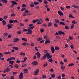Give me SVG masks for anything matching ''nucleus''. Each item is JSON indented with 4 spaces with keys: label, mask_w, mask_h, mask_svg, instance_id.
<instances>
[{
    "label": "nucleus",
    "mask_w": 79,
    "mask_h": 79,
    "mask_svg": "<svg viewBox=\"0 0 79 79\" xmlns=\"http://www.w3.org/2000/svg\"><path fill=\"white\" fill-rule=\"evenodd\" d=\"M9 23H10V24H12V23H19V21H17V20H10L9 21Z\"/></svg>",
    "instance_id": "1"
},
{
    "label": "nucleus",
    "mask_w": 79,
    "mask_h": 79,
    "mask_svg": "<svg viewBox=\"0 0 79 79\" xmlns=\"http://www.w3.org/2000/svg\"><path fill=\"white\" fill-rule=\"evenodd\" d=\"M48 53V51H47V53L46 54V57H47V59H50V58H51L52 57V55Z\"/></svg>",
    "instance_id": "2"
},
{
    "label": "nucleus",
    "mask_w": 79,
    "mask_h": 79,
    "mask_svg": "<svg viewBox=\"0 0 79 79\" xmlns=\"http://www.w3.org/2000/svg\"><path fill=\"white\" fill-rule=\"evenodd\" d=\"M12 60H15V57H11L9 58H8L6 60L7 61H11Z\"/></svg>",
    "instance_id": "3"
},
{
    "label": "nucleus",
    "mask_w": 79,
    "mask_h": 79,
    "mask_svg": "<svg viewBox=\"0 0 79 79\" xmlns=\"http://www.w3.org/2000/svg\"><path fill=\"white\" fill-rule=\"evenodd\" d=\"M31 64L33 66H37L38 64V63L37 61H34L32 62Z\"/></svg>",
    "instance_id": "4"
},
{
    "label": "nucleus",
    "mask_w": 79,
    "mask_h": 79,
    "mask_svg": "<svg viewBox=\"0 0 79 79\" xmlns=\"http://www.w3.org/2000/svg\"><path fill=\"white\" fill-rule=\"evenodd\" d=\"M27 33H26V34H31L32 33V31L31 29H28Z\"/></svg>",
    "instance_id": "5"
},
{
    "label": "nucleus",
    "mask_w": 79,
    "mask_h": 79,
    "mask_svg": "<svg viewBox=\"0 0 79 79\" xmlns=\"http://www.w3.org/2000/svg\"><path fill=\"white\" fill-rule=\"evenodd\" d=\"M36 55H37V58H40V56L41 55L40 53H39V52H37Z\"/></svg>",
    "instance_id": "6"
},
{
    "label": "nucleus",
    "mask_w": 79,
    "mask_h": 79,
    "mask_svg": "<svg viewBox=\"0 0 79 79\" xmlns=\"http://www.w3.org/2000/svg\"><path fill=\"white\" fill-rule=\"evenodd\" d=\"M51 50L52 51V53H55V48L51 46Z\"/></svg>",
    "instance_id": "7"
},
{
    "label": "nucleus",
    "mask_w": 79,
    "mask_h": 79,
    "mask_svg": "<svg viewBox=\"0 0 79 79\" xmlns=\"http://www.w3.org/2000/svg\"><path fill=\"white\" fill-rule=\"evenodd\" d=\"M23 73L22 72L20 73V75L19 76V79H23Z\"/></svg>",
    "instance_id": "8"
},
{
    "label": "nucleus",
    "mask_w": 79,
    "mask_h": 79,
    "mask_svg": "<svg viewBox=\"0 0 79 79\" xmlns=\"http://www.w3.org/2000/svg\"><path fill=\"white\" fill-rule=\"evenodd\" d=\"M20 39L18 38H15L14 40V42H17Z\"/></svg>",
    "instance_id": "9"
},
{
    "label": "nucleus",
    "mask_w": 79,
    "mask_h": 79,
    "mask_svg": "<svg viewBox=\"0 0 79 79\" xmlns=\"http://www.w3.org/2000/svg\"><path fill=\"white\" fill-rule=\"evenodd\" d=\"M58 14H59V15L60 16H63V13H62L60 10L58 11Z\"/></svg>",
    "instance_id": "10"
},
{
    "label": "nucleus",
    "mask_w": 79,
    "mask_h": 79,
    "mask_svg": "<svg viewBox=\"0 0 79 79\" xmlns=\"http://www.w3.org/2000/svg\"><path fill=\"white\" fill-rule=\"evenodd\" d=\"M11 2L14 5H18V3H17L15 1H11Z\"/></svg>",
    "instance_id": "11"
},
{
    "label": "nucleus",
    "mask_w": 79,
    "mask_h": 79,
    "mask_svg": "<svg viewBox=\"0 0 79 79\" xmlns=\"http://www.w3.org/2000/svg\"><path fill=\"white\" fill-rule=\"evenodd\" d=\"M1 1L3 3H8L7 0H1Z\"/></svg>",
    "instance_id": "12"
},
{
    "label": "nucleus",
    "mask_w": 79,
    "mask_h": 79,
    "mask_svg": "<svg viewBox=\"0 0 79 79\" xmlns=\"http://www.w3.org/2000/svg\"><path fill=\"white\" fill-rule=\"evenodd\" d=\"M13 49H14L15 50H16L17 51L18 50H19V48H18V47H13Z\"/></svg>",
    "instance_id": "13"
},
{
    "label": "nucleus",
    "mask_w": 79,
    "mask_h": 79,
    "mask_svg": "<svg viewBox=\"0 0 79 79\" xmlns=\"http://www.w3.org/2000/svg\"><path fill=\"white\" fill-rule=\"evenodd\" d=\"M50 41L49 40H46L45 41V44H50Z\"/></svg>",
    "instance_id": "14"
},
{
    "label": "nucleus",
    "mask_w": 79,
    "mask_h": 79,
    "mask_svg": "<svg viewBox=\"0 0 79 79\" xmlns=\"http://www.w3.org/2000/svg\"><path fill=\"white\" fill-rule=\"evenodd\" d=\"M46 57H47V56L46 55V54H45L43 57V58L41 59V60H45V59H46Z\"/></svg>",
    "instance_id": "15"
},
{
    "label": "nucleus",
    "mask_w": 79,
    "mask_h": 79,
    "mask_svg": "<svg viewBox=\"0 0 79 79\" xmlns=\"http://www.w3.org/2000/svg\"><path fill=\"white\" fill-rule=\"evenodd\" d=\"M22 40L24 41V42H27V39L26 38H22Z\"/></svg>",
    "instance_id": "16"
},
{
    "label": "nucleus",
    "mask_w": 79,
    "mask_h": 79,
    "mask_svg": "<svg viewBox=\"0 0 79 79\" xmlns=\"http://www.w3.org/2000/svg\"><path fill=\"white\" fill-rule=\"evenodd\" d=\"M61 68L62 70H64L65 69V66L64 65H62L61 66Z\"/></svg>",
    "instance_id": "17"
},
{
    "label": "nucleus",
    "mask_w": 79,
    "mask_h": 79,
    "mask_svg": "<svg viewBox=\"0 0 79 79\" xmlns=\"http://www.w3.org/2000/svg\"><path fill=\"white\" fill-rule=\"evenodd\" d=\"M9 63L10 64L13 65V63H14V61H9Z\"/></svg>",
    "instance_id": "18"
},
{
    "label": "nucleus",
    "mask_w": 79,
    "mask_h": 79,
    "mask_svg": "<svg viewBox=\"0 0 79 79\" xmlns=\"http://www.w3.org/2000/svg\"><path fill=\"white\" fill-rule=\"evenodd\" d=\"M59 25H65V24L64 23L62 22H60L59 23Z\"/></svg>",
    "instance_id": "19"
},
{
    "label": "nucleus",
    "mask_w": 79,
    "mask_h": 79,
    "mask_svg": "<svg viewBox=\"0 0 79 79\" xmlns=\"http://www.w3.org/2000/svg\"><path fill=\"white\" fill-rule=\"evenodd\" d=\"M10 68H9L8 67H7L6 68V72H9V71H10Z\"/></svg>",
    "instance_id": "20"
},
{
    "label": "nucleus",
    "mask_w": 79,
    "mask_h": 79,
    "mask_svg": "<svg viewBox=\"0 0 79 79\" xmlns=\"http://www.w3.org/2000/svg\"><path fill=\"white\" fill-rule=\"evenodd\" d=\"M25 53L22 52H21L20 54V55L22 56H25Z\"/></svg>",
    "instance_id": "21"
},
{
    "label": "nucleus",
    "mask_w": 79,
    "mask_h": 79,
    "mask_svg": "<svg viewBox=\"0 0 79 79\" xmlns=\"http://www.w3.org/2000/svg\"><path fill=\"white\" fill-rule=\"evenodd\" d=\"M74 64L71 63V64H69L68 66L69 67H70L71 66H74Z\"/></svg>",
    "instance_id": "22"
},
{
    "label": "nucleus",
    "mask_w": 79,
    "mask_h": 79,
    "mask_svg": "<svg viewBox=\"0 0 79 79\" xmlns=\"http://www.w3.org/2000/svg\"><path fill=\"white\" fill-rule=\"evenodd\" d=\"M39 72V69H37L35 72V73H38Z\"/></svg>",
    "instance_id": "23"
},
{
    "label": "nucleus",
    "mask_w": 79,
    "mask_h": 79,
    "mask_svg": "<svg viewBox=\"0 0 79 79\" xmlns=\"http://www.w3.org/2000/svg\"><path fill=\"white\" fill-rule=\"evenodd\" d=\"M48 61H49V62H51L52 63V62H53V59H52V58H51L50 59H49L48 60Z\"/></svg>",
    "instance_id": "24"
},
{
    "label": "nucleus",
    "mask_w": 79,
    "mask_h": 79,
    "mask_svg": "<svg viewBox=\"0 0 79 79\" xmlns=\"http://www.w3.org/2000/svg\"><path fill=\"white\" fill-rule=\"evenodd\" d=\"M55 23H60V21L57 19H55Z\"/></svg>",
    "instance_id": "25"
},
{
    "label": "nucleus",
    "mask_w": 79,
    "mask_h": 79,
    "mask_svg": "<svg viewBox=\"0 0 79 79\" xmlns=\"http://www.w3.org/2000/svg\"><path fill=\"white\" fill-rule=\"evenodd\" d=\"M10 24H8V25H7V26H8V29H10V28H12V26H10Z\"/></svg>",
    "instance_id": "26"
},
{
    "label": "nucleus",
    "mask_w": 79,
    "mask_h": 79,
    "mask_svg": "<svg viewBox=\"0 0 79 79\" xmlns=\"http://www.w3.org/2000/svg\"><path fill=\"white\" fill-rule=\"evenodd\" d=\"M60 49V48L58 46H56L55 47V50H58Z\"/></svg>",
    "instance_id": "27"
},
{
    "label": "nucleus",
    "mask_w": 79,
    "mask_h": 79,
    "mask_svg": "<svg viewBox=\"0 0 79 79\" xmlns=\"http://www.w3.org/2000/svg\"><path fill=\"white\" fill-rule=\"evenodd\" d=\"M14 66L16 68H19V65L18 64H15Z\"/></svg>",
    "instance_id": "28"
},
{
    "label": "nucleus",
    "mask_w": 79,
    "mask_h": 79,
    "mask_svg": "<svg viewBox=\"0 0 79 79\" xmlns=\"http://www.w3.org/2000/svg\"><path fill=\"white\" fill-rule=\"evenodd\" d=\"M42 40V38L41 37L38 38L37 39L38 41H40V40Z\"/></svg>",
    "instance_id": "29"
},
{
    "label": "nucleus",
    "mask_w": 79,
    "mask_h": 79,
    "mask_svg": "<svg viewBox=\"0 0 79 79\" xmlns=\"http://www.w3.org/2000/svg\"><path fill=\"white\" fill-rule=\"evenodd\" d=\"M34 26H33L32 27H28V29H34Z\"/></svg>",
    "instance_id": "30"
},
{
    "label": "nucleus",
    "mask_w": 79,
    "mask_h": 79,
    "mask_svg": "<svg viewBox=\"0 0 79 79\" xmlns=\"http://www.w3.org/2000/svg\"><path fill=\"white\" fill-rule=\"evenodd\" d=\"M30 6L31 7H34V3H31L30 4Z\"/></svg>",
    "instance_id": "31"
},
{
    "label": "nucleus",
    "mask_w": 79,
    "mask_h": 79,
    "mask_svg": "<svg viewBox=\"0 0 79 79\" xmlns=\"http://www.w3.org/2000/svg\"><path fill=\"white\" fill-rule=\"evenodd\" d=\"M2 23L3 25H5L6 24V22L5 20H2Z\"/></svg>",
    "instance_id": "32"
},
{
    "label": "nucleus",
    "mask_w": 79,
    "mask_h": 79,
    "mask_svg": "<svg viewBox=\"0 0 79 79\" xmlns=\"http://www.w3.org/2000/svg\"><path fill=\"white\" fill-rule=\"evenodd\" d=\"M74 24H72V25H71V29H73L74 28Z\"/></svg>",
    "instance_id": "33"
},
{
    "label": "nucleus",
    "mask_w": 79,
    "mask_h": 79,
    "mask_svg": "<svg viewBox=\"0 0 79 79\" xmlns=\"http://www.w3.org/2000/svg\"><path fill=\"white\" fill-rule=\"evenodd\" d=\"M34 3L35 5H38V4L39 3V2H34Z\"/></svg>",
    "instance_id": "34"
},
{
    "label": "nucleus",
    "mask_w": 79,
    "mask_h": 79,
    "mask_svg": "<svg viewBox=\"0 0 79 79\" xmlns=\"http://www.w3.org/2000/svg\"><path fill=\"white\" fill-rule=\"evenodd\" d=\"M69 18H74V17L73 16V15L71 14H70L69 15Z\"/></svg>",
    "instance_id": "35"
},
{
    "label": "nucleus",
    "mask_w": 79,
    "mask_h": 79,
    "mask_svg": "<svg viewBox=\"0 0 79 79\" xmlns=\"http://www.w3.org/2000/svg\"><path fill=\"white\" fill-rule=\"evenodd\" d=\"M54 27H57L58 26V24H57L56 23H55L54 24Z\"/></svg>",
    "instance_id": "36"
},
{
    "label": "nucleus",
    "mask_w": 79,
    "mask_h": 79,
    "mask_svg": "<svg viewBox=\"0 0 79 79\" xmlns=\"http://www.w3.org/2000/svg\"><path fill=\"white\" fill-rule=\"evenodd\" d=\"M55 77V75H54V74H52L51 75V77L52 78H54Z\"/></svg>",
    "instance_id": "37"
},
{
    "label": "nucleus",
    "mask_w": 79,
    "mask_h": 79,
    "mask_svg": "<svg viewBox=\"0 0 79 79\" xmlns=\"http://www.w3.org/2000/svg\"><path fill=\"white\" fill-rule=\"evenodd\" d=\"M22 45H24V46H26L27 45V43H22Z\"/></svg>",
    "instance_id": "38"
},
{
    "label": "nucleus",
    "mask_w": 79,
    "mask_h": 79,
    "mask_svg": "<svg viewBox=\"0 0 79 79\" xmlns=\"http://www.w3.org/2000/svg\"><path fill=\"white\" fill-rule=\"evenodd\" d=\"M26 10V8L25 7L21 9V11H24V10Z\"/></svg>",
    "instance_id": "39"
},
{
    "label": "nucleus",
    "mask_w": 79,
    "mask_h": 79,
    "mask_svg": "<svg viewBox=\"0 0 79 79\" xmlns=\"http://www.w3.org/2000/svg\"><path fill=\"white\" fill-rule=\"evenodd\" d=\"M48 66V64L47 63L44 64V67H46V66Z\"/></svg>",
    "instance_id": "40"
},
{
    "label": "nucleus",
    "mask_w": 79,
    "mask_h": 79,
    "mask_svg": "<svg viewBox=\"0 0 79 79\" xmlns=\"http://www.w3.org/2000/svg\"><path fill=\"white\" fill-rule=\"evenodd\" d=\"M25 12L26 13H29V11L28 10H25Z\"/></svg>",
    "instance_id": "41"
},
{
    "label": "nucleus",
    "mask_w": 79,
    "mask_h": 79,
    "mask_svg": "<svg viewBox=\"0 0 79 79\" xmlns=\"http://www.w3.org/2000/svg\"><path fill=\"white\" fill-rule=\"evenodd\" d=\"M19 26H24V24L23 23H20L19 24Z\"/></svg>",
    "instance_id": "42"
},
{
    "label": "nucleus",
    "mask_w": 79,
    "mask_h": 79,
    "mask_svg": "<svg viewBox=\"0 0 79 79\" xmlns=\"http://www.w3.org/2000/svg\"><path fill=\"white\" fill-rule=\"evenodd\" d=\"M66 8H67V9H70V8H71V7L70 6H66Z\"/></svg>",
    "instance_id": "43"
},
{
    "label": "nucleus",
    "mask_w": 79,
    "mask_h": 79,
    "mask_svg": "<svg viewBox=\"0 0 79 79\" xmlns=\"http://www.w3.org/2000/svg\"><path fill=\"white\" fill-rule=\"evenodd\" d=\"M70 47H71V49H73L74 46H73V44H72L70 45Z\"/></svg>",
    "instance_id": "44"
},
{
    "label": "nucleus",
    "mask_w": 79,
    "mask_h": 79,
    "mask_svg": "<svg viewBox=\"0 0 79 79\" xmlns=\"http://www.w3.org/2000/svg\"><path fill=\"white\" fill-rule=\"evenodd\" d=\"M44 3L45 4H48V2L46 0H44Z\"/></svg>",
    "instance_id": "45"
},
{
    "label": "nucleus",
    "mask_w": 79,
    "mask_h": 79,
    "mask_svg": "<svg viewBox=\"0 0 79 79\" xmlns=\"http://www.w3.org/2000/svg\"><path fill=\"white\" fill-rule=\"evenodd\" d=\"M40 31L41 32V33H42L44 31V29H42L40 30Z\"/></svg>",
    "instance_id": "46"
},
{
    "label": "nucleus",
    "mask_w": 79,
    "mask_h": 79,
    "mask_svg": "<svg viewBox=\"0 0 79 79\" xmlns=\"http://www.w3.org/2000/svg\"><path fill=\"white\" fill-rule=\"evenodd\" d=\"M28 29H24L23 30V32H27V31Z\"/></svg>",
    "instance_id": "47"
},
{
    "label": "nucleus",
    "mask_w": 79,
    "mask_h": 79,
    "mask_svg": "<svg viewBox=\"0 0 79 79\" xmlns=\"http://www.w3.org/2000/svg\"><path fill=\"white\" fill-rule=\"evenodd\" d=\"M23 71L24 72H28V70L27 69H24Z\"/></svg>",
    "instance_id": "48"
},
{
    "label": "nucleus",
    "mask_w": 79,
    "mask_h": 79,
    "mask_svg": "<svg viewBox=\"0 0 79 79\" xmlns=\"http://www.w3.org/2000/svg\"><path fill=\"white\" fill-rule=\"evenodd\" d=\"M52 23H51V22H50L49 23H48V26H52Z\"/></svg>",
    "instance_id": "49"
},
{
    "label": "nucleus",
    "mask_w": 79,
    "mask_h": 79,
    "mask_svg": "<svg viewBox=\"0 0 79 79\" xmlns=\"http://www.w3.org/2000/svg\"><path fill=\"white\" fill-rule=\"evenodd\" d=\"M16 63H18V64H19V63H20V61H19V60H17L16 61Z\"/></svg>",
    "instance_id": "50"
},
{
    "label": "nucleus",
    "mask_w": 79,
    "mask_h": 79,
    "mask_svg": "<svg viewBox=\"0 0 79 79\" xmlns=\"http://www.w3.org/2000/svg\"><path fill=\"white\" fill-rule=\"evenodd\" d=\"M47 38H48V37L46 36H45L44 37V39H45L46 40H47Z\"/></svg>",
    "instance_id": "51"
},
{
    "label": "nucleus",
    "mask_w": 79,
    "mask_h": 79,
    "mask_svg": "<svg viewBox=\"0 0 79 79\" xmlns=\"http://www.w3.org/2000/svg\"><path fill=\"white\" fill-rule=\"evenodd\" d=\"M42 77L43 79H45V78H46V77H47V76L45 75H43V76H42Z\"/></svg>",
    "instance_id": "52"
},
{
    "label": "nucleus",
    "mask_w": 79,
    "mask_h": 79,
    "mask_svg": "<svg viewBox=\"0 0 79 79\" xmlns=\"http://www.w3.org/2000/svg\"><path fill=\"white\" fill-rule=\"evenodd\" d=\"M4 19H7L8 18V17L7 16H4Z\"/></svg>",
    "instance_id": "53"
},
{
    "label": "nucleus",
    "mask_w": 79,
    "mask_h": 79,
    "mask_svg": "<svg viewBox=\"0 0 79 79\" xmlns=\"http://www.w3.org/2000/svg\"><path fill=\"white\" fill-rule=\"evenodd\" d=\"M49 20H50V19H49L48 18H47L45 19V21H49Z\"/></svg>",
    "instance_id": "54"
},
{
    "label": "nucleus",
    "mask_w": 79,
    "mask_h": 79,
    "mask_svg": "<svg viewBox=\"0 0 79 79\" xmlns=\"http://www.w3.org/2000/svg\"><path fill=\"white\" fill-rule=\"evenodd\" d=\"M62 32V31H58V33L59 34H60V35H61Z\"/></svg>",
    "instance_id": "55"
},
{
    "label": "nucleus",
    "mask_w": 79,
    "mask_h": 79,
    "mask_svg": "<svg viewBox=\"0 0 79 79\" xmlns=\"http://www.w3.org/2000/svg\"><path fill=\"white\" fill-rule=\"evenodd\" d=\"M32 23H33V24H35V23H36V20H33L32 21Z\"/></svg>",
    "instance_id": "56"
},
{
    "label": "nucleus",
    "mask_w": 79,
    "mask_h": 79,
    "mask_svg": "<svg viewBox=\"0 0 79 79\" xmlns=\"http://www.w3.org/2000/svg\"><path fill=\"white\" fill-rule=\"evenodd\" d=\"M8 35V33H5L4 35V36H7Z\"/></svg>",
    "instance_id": "57"
},
{
    "label": "nucleus",
    "mask_w": 79,
    "mask_h": 79,
    "mask_svg": "<svg viewBox=\"0 0 79 79\" xmlns=\"http://www.w3.org/2000/svg\"><path fill=\"white\" fill-rule=\"evenodd\" d=\"M17 34H21V31H17Z\"/></svg>",
    "instance_id": "58"
},
{
    "label": "nucleus",
    "mask_w": 79,
    "mask_h": 79,
    "mask_svg": "<svg viewBox=\"0 0 79 79\" xmlns=\"http://www.w3.org/2000/svg\"><path fill=\"white\" fill-rule=\"evenodd\" d=\"M57 79H61V77L60 76H59L57 77Z\"/></svg>",
    "instance_id": "59"
},
{
    "label": "nucleus",
    "mask_w": 79,
    "mask_h": 79,
    "mask_svg": "<svg viewBox=\"0 0 79 79\" xmlns=\"http://www.w3.org/2000/svg\"><path fill=\"white\" fill-rule=\"evenodd\" d=\"M60 8L62 11H63V10H64V9L63 7H60Z\"/></svg>",
    "instance_id": "60"
},
{
    "label": "nucleus",
    "mask_w": 79,
    "mask_h": 79,
    "mask_svg": "<svg viewBox=\"0 0 79 79\" xmlns=\"http://www.w3.org/2000/svg\"><path fill=\"white\" fill-rule=\"evenodd\" d=\"M22 7H26L27 6H26V5L24 4H23L22 5Z\"/></svg>",
    "instance_id": "61"
},
{
    "label": "nucleus",
    "mask_w": 79,
    "mask_h": 79,
    "mask_svg": "<svg viewBox=\"0 0 79 79\" xmlns=\"http://www.w3.org/2000/svg\"><path fill=\"white\" fill-rule=\"evenodd\" d=\"M15 78V77L14 76H12L10 77V79H14Z\"/></svg>",
    "instance_id": "62"
},
{
    "label": "nucleus",
    "mask_w": 79,
    "mask_h": 79,
    "mask_svg": "<svg viewBox=\"0 0 79 79\" xmlns=\"http://www.w3.org/2000/svg\"><path fill=\"white\" fill-rule=\"evenodd\" d=\"M28 26H29V27H32V26H33V24H29L28 25Z\"/></svg>",
    "instance_id": "63"
},
{
    "label": "nucleus",
    "mask_w": 79,
    "mask_h": 79,
    "mask_svg": "<svg viewBox=\"0 0 79 79\" xmlns=\"http://www.w3.org/2000/svg\"><path fill=\"white\" fill-rule=\"evenodd\" d=\"M8 38H11V35H9L8 36Z\"/></svg>",
    "instance_id": "64"
}]
</instances>
